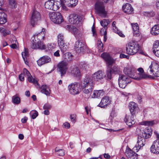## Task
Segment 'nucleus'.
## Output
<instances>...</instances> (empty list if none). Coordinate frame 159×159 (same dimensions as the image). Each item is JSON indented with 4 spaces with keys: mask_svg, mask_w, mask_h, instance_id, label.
Returning a JSON list of instances; mask_svg holds the SVG:
<instances>
[{
    "mask_svg": "<svg viewBox=\"0 0 159 159\" xmlns=\"http://www.w3.org/2000/svg\"><path fill=\"white\" fill-rule=\"evenodd\" d=\"M125 155L128 159H137L138 154L130 149H127Z\"/></svg>",
    "mask_w": 159,
    "mask_h": 159,
    "instance_id": "21",
    "label": "nucleus"
},
{
    "mask_svg": "<svg viewBox=\"0 0 159 159\" xmlns=\"http://www.w3.org/2000/svg\"><path fill=\"white\" fill-rule=\"evenodd\" d=\"M116 21H114L112 23V25L113 27V29L114 30V31H115L117 29V28L116 26Z\"/></svg>",
    "mask_w": 159,
    "mask_h": 159,
    "instance_id": "61",
    "label": "nucleus"
},
{
    "mask_svg": "<svg viewBox=\"0 0 159 159\" xmlns=\"http://www.w3.org/2000/svg\"><path fill=\"white\" fill-rule=\"evenodd\" d=\"M154 124V121H142L141 123V124L142 125L145 126H152Z\"/></svg>",
    "mask_w": 159,
    "mask_h": 159,
    "instance_id": "45",
    "label": "nucleus"
},
{
    "mask_svg": "<svg viewBox=\"0 0 159 159\" xmlns=\"http://www.w3.org/2000/svg\"><path fill=\"white\" fill-rule=\"evenodd\" d=\"M68 88L70 93L72 95H75L79 93L80 85L77 83H74L69 84Z\"/></svg>",
    "mask_w": 159,
    "mask_h": 159,
    "instance_id": "9",
    "label": "nucleus"
},
{
    "mask_svg": "<svg viewBox=\"0 0 159 159\" xmlns=\"http://www.w3.org/2000/svg\"><path fill=\"white\" fill-rule=\"evenodd\" d=\"M69 17V21L71 24H78L80 22V18L75 14H71Z\"/></svg>",
    "mask_w": 159,
    "mask_h": 159,
    "instance_id": "24",
    "label": "nucleus"
},
{
    "mask_svg": "<svg viewBox=\"0 0 159 159\" xmlns=\"http://www.w3.org/2000/svg\"><path fill=\"white\" fill-rule=\"evenodd\" d=\"M152 152L156 154H159V140H156L150 148Z\"/></svg>",
    "mask_w": 159,
    "mask_h": 159,
    "instance_id": "20",
    "label": "nucleus"
},
{
    "mask_svg": "<svg viewBox=\"0 0 159 159\" xmlns=\"http://www.w3.org/2000/svg\"><path fill=\"white\" fill-rule=\"evenodd\" d=\"M137 100L139 103H141L142 102V97L139 95H138L137 96Z\"/></svg>",
    "mask_w": 159,
    "mask_h": 159,
    "instance_id": "59",
    "label": "nucleus"
},
{
    "mask_svg": "<svg viewBox=\"0 0 159 159\" xmlns=\"http://www.w3.org/2000/svg\"><path fill=\"white\" fill-rule=\"evenodd\" d=\"M119 87L122 89L125 88L127 84L131 82V79L129 77L123 75H120L118 79Z\"/></svg>",
    "mask_w": 159,
    "mask_h": 159,
    "instance_id": "6",
    "label": "nucleus"
},
{
    "mask_svg": "<svg viewBox=\"0 0 159 159\" xmlns=\"http://www.w3.org/2000/svg\"><path fill=\"white\" fill-rule=\"evenodd\" d=\"M64 127L68 129L70 127V124L68 122H65L63 124Z\"/></svg>",
    "mask_w": 159,
    "mask_h": 159,
    "instance_id": "64",
    "label": "nucleus"
},
{
    "mask_svg": "<svg viewBox=\"0 0 159 159\" xmlns=\"http://www.w3.org/2000/svg\"><path fill=\"white\" fill-rule=\"evenodd\" d=\"M64 59L68 62L71 61L73 59V56L70 53H66L64 56Z\"/></svg>",
    "mask_w": 159,
    "mask_h": 159,
    "instance_id": "38",
    "label": "nucleus"
},
{
    "mask_svg": "<svg viewBox=\"0 0 159 159\" xmlns=\"http://www.w3.org/2000/svg\"><path fill=\"white\" fill-rule=\"evenodd\" d=\"M111 70L112 73L115 74H119L120 73L121 71L120 68L116 66H114Z\"/></svg>",
    "mask_w": 159,
    "mask_h": 159,
    "instance_id": "46",
    "label": "nucleus"
},
{
    "mask_svg": "<svg viewBox=\"0 0 159 159\" xmlns=\"http://www.w3.org/2000/svg\"><path fill=\"white\" fill-rule=\"evenodd\" d=\"M49 16L51 20L55 23L59 24L63 21L61 15L59 12L51 13Z\"/></svg>",
    "mask_w": 159,
    "mask_h": 159,
    "instance_id": "5",
    "label": "nucleus"
},
{
    "mask_svg": "<svg viewBox=\"0 0 159 159\" xmlns=\"http://www.w3.org/2000/svg\"><path fill=\"white\" fill-rule=\"evenodd\" d=\"M68 72L71 75L74 76L79 77L81 75V72L79 69L76 66L70 67Z\"/></svg>",
    "mask_w": 159,
    "mask_h": 159,
    "instance_id": "22",
    "label": "nucleus"
},
{
    "mask_svg": "<svg viewBox=\"0 0 159 159\" xmlns=\"http://www.w3.org/2000/svg\"><path fill=\"white\" fill-rule=\"evenodd\" d=\"M31 47L33 49H39L43 50L46 48V45L41 41H39L36 39L35 41L33 40Z\"/></svg>",
    "mask_w": 159,
    "mask_h": 159,
    "instance_id": "10",
    "label": "nucleus"
},
{
    "mask_svg": "<svg viewBox=\"0 0 159 159\" xmlns=\"http://www.w3.org/2000/svg\"><path fill=\"white\" fill-rule=\"evenodd\" d=\"M21 54L25 63L27 65L28 62L27 60L26 57L28 56V52L26 51L25 48V49L24 51L22 52Z\"/></svg>",
    "mask_w": 159,
    "mask_h": 159,
    "instance_id": "41",
    "label": "nucleus"
},
{
    "mask_svg": "<svg viewBox=\"0 0 159 159\" xmlns=\"http://www.w3.org/2000/svg\"><path fill=\"white\" fill-rule=\"evenodd\" d=\"M19 80L21 81H23L24 80V74L22 73H21L19 75Z\"/></svg>",
    "mask_w": 159,
    "mask_h": 159,
    "instance_id": "63",
    "label": "nucleus"
},
{
    "mask_svg": "<svg viewBox=\"0 0 159 159\" xmlns=\"http://www.w3.org/2000/svg\"><path fill=\"white\" fill-rule=\"evenodd\" d=\"M123 11L127 14H132L133 13L134 9L130 4L126 3L122 6Z\"/></svg>",
    "mask_w": 159,
    "mask_h": 159,
    "instance_id": "26",
    "label": "nucleus"
},
{
    "mask_svg": "<svg viewBox=\"0 0 159 159\" xmlns=\"http://www.w3.org/2000/svg\"><path fill=\"white\" fill-rule=\"evenodd\" d=\"M140 49L141 47L138 43L132 41L126 44V51L128 54L132 55L136 54Z\"/></svg>",
    "mask_w": 159,
    "mask_h": 159,
    "instance_id": "2",
    "label": "nucleus"
},
{
    "mask_svg": "<svg viewBox=\"0 0 159 159\" xmlns=\"http://www.w3.org/2000/svg\"><path fill=\"white\" fill-rule=\"evenodd\" d=\"M94 7L97 13L99 16L103 17L106 16L107 12L103 2L97 1L95 4Z\"/></svg>",
    "mask_w": 159,
    "mask_h": 159,
    "instance_id": "3",
    "label": "nucleus"
},
{
    "mask_svg": "<svg viewBox=\"0 0 159 159\" xmlns=\"http://www.w3.org/2000/svg\"><path fill=\"white\" fill-rule=\"evenodd\" d=\"M60 7L61 6V7L63 10L66 11L67 10V9L66 7L65 6V5H66L65 4V1H64V0H63V2H60Z\"/></svg>",
    "mask_w": 159,
    "mask_h": 159,
    "instance_id": "55",
    "label": "nucleus"
},
{
    "mask_svg": "<svg viewBox=\"0 0 159 159\" xmlns=\"http://www.w3.org/2000/svg\"><path fill=\"white\" fill-rule=\"evenodd\" d=\"M51 61V58L47 56H43L37 61L38 65L40 66L43 65L50 62Z\"/></svg>",
    "mask_w": 159,
    "mask_h": 159,
    "instance_id": "23",
    "label": "nucleus"
},
{
    "mask_svg": "<svg viewBox=\"0 0 159 159\" xmlns=\"http://www.w3.org/2000/svg\"><path fill=\"white\" fill-rule=\"evenodd\" d=\"M56 47V45L53 43H49L46 46V48L44 49L46 51H52Z\"/></svg>",
    "mask_w": 159,
    "mask_h": 159,
    "instance_id": "43",
    "label": "nucleus"
},
{
    "mask_svg": "<svg viewBox=\"0 0 159 159\" xmlns=\"http://www.w3.org/2000/svg\"><path fill=\"white\" fill-rule=\"evenodd\" d=\"M9 5L11 8H16L17 7V3L15 0H8Z\"/></svg>",
    "mask_w": 159,
    "mask_h": 159,
    "instance_id": "47",
    "label": "nucleus"
},
{
    "mask_svg": "<svg viewBox=\"0 0 159 159\" xmlns=\"http://www.w3.org/2000/svg\"><path fill=\"white\" fill-rule=\"evenodd\" d=\"M123 71L124 73L127 75L129 78L134 79V74L136 72V69L132 66H129L125 67Z\"/></svg>",
    "mask_w": 159,
    "mask_h": 159,
    "instance_id": "12",
    "label": "nucleus"
},
{
    "mask_svg": "<svg viewBox=\"0 0 159 159\" xmlns=\"http://www.w3.org/2000/svg\"><path fill=\"white\" fill-rule=\"evenodd\" d=\"M145 139L144 137L141 135L140 134L138 137V140L137 144L135 147L134 148H136V150H139L143 146L145 143Z\"/></svg>",
    "mask_w": 159,
    "mask_h": 159,
    "instance_id": "14",
    "label": "nucleus"
},
{
    "mask_svg": "<svg viewBox=\"0 0 159 159\" xmlns=\"http://www.w3.org/2000/svg\"><path fill=\"white\" fill-rule=\"evenodd\" d=\"M152 133V129L150 128H149L148 127H147L143 131L142 134H141L142 136L147 139L150 137Z\"/></svg>",
    "mask_w": 159,
    "mask_h": 159,
    "instance_id": "30",
    "label": "nucleus"
},
{
    "mask_svg": "<svg viewBox=\"0 0 159 159\" xmlns=\"http://www.w3.org/2000/svg\"><path fill=\"white\" fill-rule=\"evenodd\" d=\"M7 15L3 11L0 12V24H4L7 21Z\"/></svg>",
    "mask_w": 159,
    "mask_h": 159,
    "instance_id": "34",
    "label": "nucleus"
},
{
    "mask_svg": "<svg viewBox=\"0 0 159 159\" xmlns=\"http://www.w3.org/2000/svg\"><path fill=\"white\" fill-rule=\"evenodd\" d=\"M133 31V34L137 36L139 35V29L138 25L137 23H131V24Z\"/></svg>",
    "mask_w": 159,
    "mask_h": 159,
    "instance_id": "31",
    "label": "nucleus"
},
{
    "mask_svg": "<svg viewBox=\"0 0 159 159\" xmlns=\"http://www.w3.org/2000/svg\"><path fill=\"white\" fill-rule=\"evenodd\" d=\"M68 63L64 61H62L59 63L57 67L59 71L61 74V76L62 77L66 74L68 70Z\"/></svg>",
    "mask_w": 159,
    "mask_h": 159,
    "instance_id": "8",
    "label": "nucleus"
},
{
    "mask_svg": "<svg viewBox=\"0 0 159 159\" xmlns=\"http://www.w3.org/2000/svg\"><path fill=\"white\" fill-rule=\"evenodd\" d=\"M104 94V92L103 90H94L93 91V98L101 97Z\"/></svg>",
    "mask_w": 159,
    "mask_h": 159,
    "instance_id": "35",
    "label": "nucleus"
},
{
    "mask_svg": "<svg viewBox=\"0 0 159 159\" xmlns=\"http://www.w3.org/2000/svg\"><path fill=\"white\" fill-rule=\"evenodd\" d=\"M152 52L157 57H159V41H155L152 48Z\"/></svg>",
    "mask_w": 159,
    "mask_h": 159,
    "instance_id": "29",
    "label": "nucleus"
},
{
    "mask_svg": "<svg viewBox=\"0 0 159 159\" xmlns=\"http://www.w3.org/2000/svg\"><path fill=\"white\" fill-rule=\"evenodd\" d=\"M64 1L65 4L68 7H74L76 5L75 3H73V0H64Z\"/></svg>",
    "mask_w": 159,
    "mask_h": 159,
    "instance_id": "39",
    "label": "nucleus"
},
{
    "mask_svg": "<svg viewBox=\"0 0 159 159\" xmlns=\"http://www.w3.org/2000/svg\"><path fill=\"white\" fill-rule=\"evenodd\" d=\"M94 83L92 79L89 76H86L80 84L81 88L83 89V92L88 96L90 95L93 89Z\"/></svg>",
    "mask_w": 159,
    "mask_h": 159,
    "instance_id": "1",
    "label": "nucleus"
},
{
    "mask_svg": "<svg viewBox=\"0 0 159 159\" xmlns=\"http://www.w3.org/2000/svg\"><path fill=\"white\" fill-rule=\"evenodd\" d=\"M128 107L132 115H135L139 111L138 105L133 102H131L129 103Z\"/></svg>",
    "mask_w": 159,
    "mask_h": 159,
    "instance_id": "13",
    "label": "nucleus"
},
{
    "mask_svg": "<svg viewBox=\"0 0 159 159\" xmlns=\"http://www.w3.org/2000/svg\"><path fill=\"white\" fill-rule=\"evenodd\" d=\"M115 33L118 34L120 36L122 37H125V35L122 33L121 31L118 30V29L114 31Z\"/></svg>",
    "mask_w": 159,
    "mask_h": 159,
    "instance_id": "57",
    "label": "nucleus"
},
{
    "mask_svg": "<svg viewBox=\"0 0 159 159\" xmlns=\"http://www.w3.org/2000/svg\"><path fill=\"white\" fill-rule=\"evenodd\" d=\"M46 31L45 29L43 28L41 31L37 34L36 35H34V41L36 39L39 41H41L43 40L45 38Z\"/></svg>",
    "mask_w": 159,
    "mask_h": 159,
    "instance_id": "25",
    "label": "nucleus"
},
{
    "mask_svg": "<svg viewBox=\"0 0 159 159\" xmlns=\"http://www.w3.org/2000/svg\"><path fill=\"white\" fill-rule=\"evenodd\" d=\"M148 70H149L150 74H152V77L154 78V77H159V65L157 64L154 62H152Z\"/></svg>",
    "mask_w": 159,
    "mask_h": 159,
    "instance_id": "7",
    "label": "nucleus"
},
{
    "mask_svg": "<svg viewBox=\"0 0 159 159\" xmlns=\"http://www.w3.org/2000/svg\"><path fill=\"white\" fill-rule=\"evenodd\" d=\"M41 92L47 96H49L50 95L51 91L49 87L46 85H43L41 88Z\"/></svg>",
    "mask_w": 159,
    "mask_h": 159,
    "instance_id": "28",
    "label": "nucleus"
},
{
    "mask_svg": "<svg viewBox=\"0 0 159 159\" xmlns=\"http://www.w3.org/2000/svg\"><path fill=\"white\" fill-rule=\"evenodd\" d=\"M32 119H35L38 115V113L36 110H32L30 113Z\"/></svg>",
    "mask_w": 159,
    "mask_h": 159,
    "instance_id": "48",
    "label": "nucleus"
},
{
    "mask_svg": "<svg viewBox=\"0 0 159 159\" xmlns=\"http://www.w3.org/2000/svg\"><path fill=\"white\" fill-rule=\"evenodd\" d=\"M64 35L62 34H59L57 36L58 44H59L62 43H64Z\"/></svg>",
    "mask_w": 159,
    "mask_h": 159,
    "instance_id": "42",
    "label": "nucleus"
},
{
    "mask_svg": "<svg viewBox=\"0 0 159 159\" xmlns=\"http://www.w3.org/2000/svg\"><path fill=\"white\" fill-rule=\"evenodd\" d=\"M151 34L154 35H156L159 34V25H155L151 29Z\"/></svg>",
    "mask_w": 159,
    "mask_h": 159,
    "instance_id": "32",
    "label": "nucleus"
},
{
    "mask_svg": "<svg viewBox=\"0 0 159 159\" xmlns=\"http://www.w3.org/2000/svg\"><path fill=\"white\" fill-rule=\"evenodd\" d=\"M51 107V106L48 103L45 104L43 106V109L44 110H48Z\"/></svg>",
    "mask_w": 159,
    "mask_h": 159,
    "instance_id": "58",
    "label": "nucleus"
},
{
    "mask_svg": "<svg viewBox=\"0 0 159 159\" xmlns=\"http://www.w3.org/2000/svg\"><path fill=\"white\" fill-rule=\"evenodd\" d=\"M111 101L108 97L106 96L102 98L100 103L98 105V107L101 108H104L109 105Z\"/></svg>",
    "mask_w": 159,
    "mask_h": 159,
    "instance_id": "19",
    "label": "nucleus"
},
{
    "mask_svg": "<svg viewBox=\"0 0 159 159\" xmlns=\"http://www.w3.org/2000/svg\"><path fill=\"white\" fill-rule=\"evenodd\" d=\"M105 76L102 70H99L92 75V78L95 81H98L99 80L103 79Z\"/></svg>",
    "mask_w": 159,
    "mask_h": 159,
    "instance_id": "18",
    "label": "nucleus"
},
{
    "mask_svg": "<svg viewBox=\"0 0 159 159\" xmlns=\"http://www.w3.org/2000/svg\"><path fill=\"white\" fill-rule=\"evenodd\" d=\"M120 57L121 58H126L128 59L129 58V56L124 54L121 53L120 54Z\"/></svg>",
    "mask_w": 159,
    "mask_h": 159,
    "instance_id": "60",
    "label": "nucleus"
},
{
    "mask_svg": "<svg viewBox=\"0 0 159 159\" xmlns=\"http://www.w3.org/2000/svg\"><path fill=\"white\" fill-rule=\"evenodd\" d=\"M85 46V43H84L78 40L75 43L74 49L78 53H81L83 52Z\"/></svg>",
    "mask_w": 159,
    "mask_h": 159,
    "instance_id": "11",
    "label": "nucleus"
},
{
    "mask_svg": "<svg viewBox=\"0 0 159 159\" xmlns=\"http://www.w3.org/2000/svg\"><path fill=\"white\" fill-rule=\"evenodd\" d=\"M139 77H134V79L139 80L141 79H146L148 78H151L152 79H154V77H152L151 75H148L145 74L144 73V72L143 73H139Z\"/></svg>",
    "mask_w": 159,
    "mask_h": 159,
    "instance_id": "33",
    "label": "nucleus"
},
{
    "mask_svg": "<svg viewBox=\"0 0 159 159\" xmlns=\"http://www.w3.org/2000/svg\"><path fill=\"white\" fill-rule=\"evenodd\" d=\"M97 45L99 51L100 52L103 51V45L102 42L98 41Z\"/></svg>",
    "mask_w": 159,
    "mask_h": 159,
    "instance_id": "49",
    "label": "nucleus"
},
{
    "mask_svg": "<svg viewBox=\"0 0 159 159\" xmlns=\"http://www.w3.org/2000/svg\"><path fill=\"white\" fill-rule=\"evenodd\" d=\"M109 23V22L107 21L106 19H104L100 22V24L102 26L104 27L105 29L107 28V26Z\"/></svg>",
    "mask_w": 159,
    "mask_h": 159,
    "instance_id": "50",
    "label": "nucleus"
},
{
    "mask_svg": "<svg viewBox=\"0 0 159 159\" xmlns=\"http://www.w3.org/2000/svg\"><path fill=\"white\" fill-rule=\"evenodd\" d=\"M55 152L56 154L60 156H62L65 154L64 150L63 149H58L57 148H56Z\"/></svg>",
    "mask_w": 159,
    "mask_h": 159,
    "instance_id": "40",
    "label": "nucleus"
},
{
    "mask_svg": "<svg viewBox=\"0 0 159 159\" xmlns=\"http://www.w3.org/2000/svg\"><path fill=\"white\" fill-rule=\"evenodd\" d=\"M134 115H126L125 118L124 119V121L129 127L132 126L135 123V120L134 118Z\"/></svg>",
    "mask_w": 159,
    "mask_h": 159,
    "instance_id": "17",
    "label": "nucleus"
},
{
    "mask_svg": "<svg viewBox=\"0 0 159 159\" xmlns=\"http://www.w3.org/2000/svg\"><path fill=\"white\" fill-rule=\"evenodd\" d=\"M110 115L114 117L116 116V114L114 109H112Z\"/></svg>",
    "mask_w": 159,
    "mask_h": 159,
    "instance_id": "62",
    "label": "nucleus"
},
{
    "mask_svg": "<svg viewBox=\"0 0 159 159\" xmlns=\"http://www.w3.org/2000/svg\"><path fill=\"white\" fill-rule=\"evenodd\" d=\"M28 80L29 82L33 83L34 84H37V81L34 79L31 75L28 77Z\"/></svg>",
    "mask_w": 159,
    "mask_h": 159,
    "instance_id": "52",
    "label": "nucleus"
},
{
    "mask_svg": "<svg viewBox=\"0 0 159 159\" xmlns=\"http://www.w3.org/2000/svg\"><path fill=\"white\" fill-rule=\"evenodd\" d=\"M0 32L4 36L9 34L10 33V31L6 29L3 28H0Z\"/></svg>",
    "mask_w": 159,
    "mask_h": 159,
    "instance_id": "44",
    "label": "nucleus"
},
{
    "mask_svg": "<svg viewBox=\"0 0 159 159\" xmlns=\"http://www.w3.org/2000/svg\"><path fill=\"white\" fill-rule=\"evenodd\" d=\"M70 28L72 32L75 37L79 39H80L82 36V34L80 31L73 26H70Z\"/></svg>",
    "mask_w": 159,
    "mask_h": 159,
    "instance_id": "27",
    "label": "nucleus"
},
{
    "mask_svg": "<svg viewBox=\"0 0 159 159\" xmlns=\"http://www.w3.org/2000/svg\"><path fill=\"white\" fill-rule=\"evenodd\" d=\"M23 73L24 75L25 76L29 77V76L31 75L29 72L26 69L24 68L23 70Z\"/></svg>",
    "mask_w": 159,
    "mask_h": 159,
    "instance_id": "54",
    "label": "nucleus"
},
{
    "mask_svg": "<svg viewBox=\"0 0 159 159\" xmlns=\"http://www.w3.org/2000/svg\"><path fill=\"white\" fill-rule=\"evenodd\" d=\"M41 16L39 13L35 10H34L31 19V24L34 26L37 21L39 20Z\"/></svg>",
    "mask_w": 159,
    "mask_h": 159,
    "instance_id": "16",
    "label": "nucleus"
},
{
    "mask_svg": "<svg viewBox=\"0 0 159 159\" xmlns=\"http://www.w3.org/2000/svg\"><path fill=\"white\" fill-rule=\"evenodd\" d=\"M102 31L104 32V41L105 42L107 40V32L106 29L105 28H102L100 30V32H102Z\"/></svg>",
    "mask_w": 159,
    "mask_h": 159,
    "instance_id": "53",
    "label": "nucleus"
},
{
    "mask_svg": "<svg viewBox=\"0 0 159 159\" xmlns=\"http://www.w3.org/2000/svg\"><path fill=\"white\" fill-rule=\"evenodd\" d=\"M44 6L46 9L56 11L60 8V2L57 1L55 2L53 0H49L45 2Z\"/></svg>",
    "mask_w": 159,
    "mask_h": 159,
    "instance_id": "4",
    "label": "nucleus"
},
{
    "mask_svg": "<svg viewBox=\"0 0 159 159\" xmlns=\"http://www.w3.org/2000/svg\"><path fill=\"white\" fill-rule=\"evenodd\" d=\"M108 67V68L107 71L106 75L109 79H111L112 78L111 73L112 71L109 68L110 66Z\"/></svg>",
    "mask_w": 159,
    "mask_h": 159,
    "instance_id": "51",
    "label": "nucleus"
},
{
    "mask_svg": "<svg viewBox=\"0 0 159 159\" xmlns=\"http://www.w3.org/2000/svg\"><path fill=\"white\" fill-rule=\"evenodd\" d=\"M12 102L14 104H18L20 102V99L16 95H14L12 97Z\"/></svg>",
    "mask_w": 159,
    "mask_h": 159,
    "instance_id": "37",
    "label": "nucleus"
},
{
    "mask_svg": "<svg viewBox=\"0 0 159 159\" xmlns=\"http://www.w3.org/2000/svg\"><path fill=\"white\" fill-rule=\"evenodd\" d=\"M70 119L71 121L74 123L76 121V115L75 114H72L70 115Z\"/></svg>",
    "mask_w": 159,
    "mask_h": 159,
    "instance_id": "56",
    "label": "nucleus"
},
{
    "mask_svg": "<svg viewBox=\"0 0 159 159\" xmlns=\"http://www.w3.org/2000/svg\"><path fill=\"white\" fill-rule=\"evenodd\" d=\"M101 57L105 61L108 66L112 65L114 61L109 54L105 52L101 54Z\"/></svg>",
    "mask_w": 159,
    "mask_h": 159,
    "instance_id": "15",
    "label": "nucleus"
},
{
    "mask_svg": "<svg viewBox=\"0 0 159 159\" xmlns=\"http://www.w3.org/2000/svg\"><path fill=\"white\" fill-rule=\"evenodd\" d=\"M58 45L60 50L63 53L66 51L68 48V45L66 43H65V42L61 43H60Z\"/></svg>",
    "mask_w": 159,
    "mask_h": 159,
    "instance_id": "36",
    "label": "nucleus"
}]
</instances>
